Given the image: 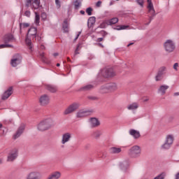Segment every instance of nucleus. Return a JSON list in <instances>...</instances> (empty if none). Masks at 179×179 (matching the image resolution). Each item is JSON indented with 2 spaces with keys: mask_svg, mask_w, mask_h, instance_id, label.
I'll use <instances>...</instances> for the list:
<instances>
[{
  "mask_svg": "<svg viewBox=\"0 0 179 179\" xmlns=\"http://www.w3.org/2000/svg\"><path fill=\"white\" fill-rule=\"evenodd\" d=\"M36 34L37 28L32 27L29 29L27 38L25 39V43L30 51H33V46L31 45V40L29 38V37H32L33 40H34Z\"/></svg>",
  "mask_w": 179,
  "mask_h": 179,
  "instance_id": "obj_1",
  "label": "nucleus"
},
{
  "mask_svg": "<svg viewBox=\"0 0 179 179\" xmlns=\"http://www.w3.org/2000/svg\"><path fill=\"white\" fill-rule=\"evenodd\" d=\"M174 143V135L168 134L165 137L164 143L161 145V149L162 150H169Z\"/></svg>",
  "mask_w": 179,
  "mask_h": 179,
  "instance_id": "obj_2",
  "label": "nucleus"
},
{
  "mask_svg": "<svg viewBox=\"0 0 179 179\" xmlns=\"http://www.w3.org/2000/svg\"><path fill=\"white\" fill-rule=\"evenodd\" d=\"M52 127H54V120L52 119H48L41 122L38 125V131H47Z\"/></svg>",
  "mask_w": 179,
  "mask_h": 179,
  "instance_id": "obj_3",
  "label": "nucleus"
},
{
  "mask_svg": "<svg viewBox=\"0 0 179 179\" xmlns=\"http://www.w3.org/2000/svg\"><path fill=\"white\" fill-rule=\"evenodd\" d=\"M142 149L139 145H134L128 151V155L132 159H136L141 156Z\"/></svg>",
  "mask_w": 179,
  "mask_h": 179,
  "instance_id": "obj_4",
  "label": "nucleus"
},
{
  "mask_svg": "<svg viewBox=\"0 0 179 179\" xmlns=\"http://www.w3.org/2000/svg\"><path fill=\"white\" fill-rule=\"evenodd\" d=\"M164 48L166 52H168L169 54L174 52V50H176V43L171 39H168L164 43Z\"/></svg>",
  "mask_w": 179,
  "mask_h": 179,
  "instance_id": "obj_5",
  "label": "nucleus"
},
{
  "mask_svg": "<svg viewBox=\"0 0 179 179\" xmlns=\"http://www.w3.org/2000/svg\"><path fill=\"white\" fill-rule=\"evenodd\" d=\"M148 2V16L150 17L149 22L146 24H149L150 22L153 20V17L156 16V11L155 10V7H153V3H152V0H147Z\"/></svg>",
  "mask_w": 179,
  "mask_h": 179,
  "instance_id": "obj_6",
  "label": "nucleus"
},
{
  "mask_svg": "<svg viewBox=\"0 0 179 179\" xmlns=\"http://www.w3.org/2000/svg\"><path fill=\"white\" fill-rule=\"evenodd\" d=\"M13 41V36L12 34H7L4 36L3 42L5 44L0 45L1 48H12L13 47L12 45L8 44V43H11Z\"/></svg>",
  "mask_w": 179,
  "mask_h": 179,
  "instance_id": "obj_7",
  "label": "nucleus"
},
{
  "mask_svg": "<svg viewBox=\"0 0 179 179\" xmlns=\"http://www.w3.org/2000/svg\"><path fill=\"white\" fill-rule=\"evenodd\" d=\"M101 75L103 78H111V76H115V73L113 69H103L101 71Z\"/></svg>",
  "mask_w": 179,
  "mask_h": 179,
  "instance_id": "obj_8",
  "label": "nucleus"
},
{
  "mask_svg": "<svg viewBox=\"0 0 179 179\" xmlns=\"http://www.w3.org/2000/svg\"><path fill=\"white\" fill-rule=\"evenodd\" d=\"M18 152L19 151L16 148L10 150L7 157V162H13V160H16L17 158Z\"/></svg>",
  "mask_w": 179,
  "mask_h": 179,
  "instance_id": "obj_9",
  "label": "nucleus"
},
{
  "mask_svg": "<svg viewBox=\"0 0 179 179\" xmlns=\"http://www.w3.org/2000/svg\"><path fill=\"white\" fill-rule=\"evenodd\" d=\"M27 6L31 7V9L35 10V9H38L40 6V0H26Z\"/></svg>",
  "mask_w": 179,
  "mask_h": 179,
  "instance_id": "obj_10",
  "label": "nucleus"
},
{
  "mask_svg": "<svg viewBox=\"0 0 179 179\" xmlns=\"http://www.w3.org/2000/svg\"><path fill=\"white\" fill-rule=\"evenodd\" d=\"M79 108V103H74L70 105L64 112V115H68V114H71L74 111H76Z\"/></svg>",
  "mask_w": 179,
  "mask_h": 179,
  "instance_id": "obj_11",
  "label": "nucleus"
},
{
  "mask_svg": "<svg viewBox=\"0 0 179 179\" xmlns=\"http://www.w3.org/2000/svg\"><path fill=\"white\" fill-rule=\"evenodd\" d=\"M72 139V134L70 132H66L62 135L61 143L62 145H65V143H68V142L71 141Z\"/></svg>",
  "mask_w": 179,
  "mask_h": 179,
  "instance_id": "obj_12",
  "label": "nucleus"
},
{
  "mask_svg": "<svg viewBox=\"0 0 179 179\" xmlns=\"http://www.w3.org/2000/svg\"><path fill=\"white\" fill-rule=\"evenodd\" d=\"M39 103L41 106H48L50 104V96L47 94H43L39 98Z\"/></svg>",
  "mask_w": 179,
  "mask_h": 179,
  "instance_id": "obj_13",
  "label": "nucleus"
},
{
  "mask_svg": "<svg viewBox=\"0 0 179 179\" xmlns=\"http://www.w3.org/2000/svg\"><path fill=\"white\" fill-rule=\"evenodd\" d=\"M20 62H22V57L17 55L13 59H11L10 64L11 66L15 68V66H17Z\"/></svg>",
  "mask_w": 179,
  "mask_h": 179,
  "instance_id": "obj_14",
  "label": "nucleus"
},
{
  "mask_svg": "<svg viewBox=\"0 0 179 179\" xmlns=\"http://www.w3.org/2000/svg\"><path fill=\"white\" fill-rule=\"evenodd\" d=\"M26 179H41V175L38 171H32L27 174Z\"/></svg>",
  "mask_w": 179,
  "mask_h": 179,
  "instance_id": "obj_15",
  "label": "nucleus"
},
{
  "mask_svg": "<svg viewBox=\"0 0 179 179\" xmlns=\"http://www.w3.org/2000/svg\"><path fill=\"white\" fill-rule=\"evenodd\" d=\"M24 128H26V126L24 125V124H22L17 129L15 134L13 135V139H17V138H19L20 135L23 134Z\"/></svg>",
  "mask_w": 179,
  "mask_h": 179,
  "instance_id": "obj_16",
  "label": "nucleus"
},
{
  "mask_svg": "<svg viewBox=\"0 0 179 179\" xmlns=\"http://www.w3.org/2000/svg\"><path fill=\"white\" fill-rule=\"evenodd\" d=\"M13 93V88L12 87H10L1 96L2 100H7V99H9L10 96H12V94Z\"/></svg>",
  "mask_w": 179,
  "mask_h": 179,
  "instance_id": "obj_17",
  "label": "nucleus"
},
{
  "mask_svg": "<svg viewBox=\"0 0 179 179\" xmlns=\"http://www.w3.org/2000/svg\"><path fill=\"white\" fill-rule=\"evenodd\" d=\"M87 115H89V111L85 109L80 110L76 113V118H85Z\"/></svg>",
  "mask_w": 179,
  "mask_h": 179,
  "instance_id": "obj_18",
  "label": "nucleus"
},
{
  "mask_svg": "<svg viewBox=\"0 0 179 179\" xmlns=\"http://www.w3.org/2000/svg\"><path fill=\"white\" fill-rule=\"evenodd\" d=\"M90 125L91 128H96L100 126V121L96 117H92L90 119Z\"/></svg>",
  "mask_w": 179,
  "mask_h": 179,
  "instance_id": "obj_19",
  "label": "nucleus"
},
{
  "mask_svg": "<svg viewBox=\"0 0 179 179\" xmlns=\"http://www.w3.org/2000/svg\"><path fill=\"white\" fill-rule=\"evenodd\" d=\"M62 176V173L61 172L57 171H54L52 173H50L47 179H59L61 178V176Z\"/></svg>",
  "mask_w": 179,
  "mask_h": 179,
  "instance_id": "obj_20",
  "label": "nucleus"
},
{
  "mask_svg": "<svg viewBox=\"0 0 179 179\" xmlns=\"http://www.w3.org/2000/svg\"><path fill=\"white\" fill-rule=\"evenodd\" d=\"M170 87L167 85H162L158 88V93L159 94H161L162 96H164L166 94V92H167V90Z\"/></svg>",
  "mask_w": 179,
  "mask_h": 179,
  "instance_id": "obj_21",
  "label": "nucleus"
},
{
  "mask_svg": "<svg viewBox=\"0 0 179 179\" xmlns=\"http://www.w3.org/2000/svg\"><path fill=\"white\" fill-rule=\"evenodd\" d=\"M129 135L133 136L134 139H139V138H141V133L138 131L135 130L134 129H130L129 131Z\"/></svg>",
  "mask_w": 179,
  "mask_h": 179,
  "instance_id": "obj_22",
  "label": "nucleus"
},
{
  "mask_svg": "<svg viewBox=\"0 0 179 179\" xmlns=\"http://www.w3.org/2000/svg\"><path fill=\"white\" fill-rule=\"evenodd\" d=\"M108 87L109 93H113L118 90V85L114 83H110L108 84Z\"/></svg>",
  "mask_w": 179,
  "mask_h": 179,
  "instance_id": "obj_23",
  "label": "nucleus"
},
{
  "mask_svg": "<svg viewBox=\"0 0 179 179\" xmlns=\"http://www.w3.org/2000/svg\"><path fill=\"white\" fill-rule=\"evenodd\" d=\"M99 92L102 94H104L106 93H110V90H108V84H105L103 85H101L99 89Z\"/></svg>",
  "mask_w": 179,
  "mask_h": 179,
  "instance_id": "obj_24",
  "label": "nucleus"
},
{
  "mask_svg": "<svg viewBox=\"0 0 179 179\" xmlns=\"http://www.w3.org/2000/svg\"><path fill=\"white\" fill-rule=\"evenodd\" d=\"M110 153H113L114 155L121 153V148L117 147H112L109 150Z\"/></svg>",
  "mask_w": 179,
  "mask_h": 179,
  "instance_id": "obj_25",
  "label": "nucleus"
},
{
  "mask_svg": "<svg viewBox=\"0 0 179 179\" xmlns=\"http://www.w3.org/2000/svg\"><path fill=\"white\" fill-rule=\"evenodd\" d=\"M106 23L110 26H111V24H115V23H118V19L117 17H113L110 20H107Z\"/></svg>",
  "mask_w": 179,
  "mask_h": 179,
  "instance_id": "obj_26",
  "label": "nucleus"
},
{
  "mask_svg": "<svg viewBox=\"0 0 179 179\" xmlns=\"http://www.w3.org/2000/svg\"><path fill=\"white\" fill-rule=\"evenodd\" d=\"M63 30L64 33H68L69 31V24L66 20H64L63 23Z\"/></svg>",
  "mask_w": 179,
  "mask_h": 179,
  "instance_id": "obj_27",
  "label": "nucleus"
},
{
  "mask_svg": "<svg viewBox=\"0 0 179 179\" xmlns=\"http://www.w3.org/2000/svg\"><path fill=\"white\" fill-rule=\"evenodd\" d=\"M138 107H139V105L138 104V103H133L129 104L127 106V108L129 110H136V108H138Z\"/></svg>",
  "mask_w": 179,
  "mask_h": 179,
  "instance_id": "obj_28",
  "label": "nucleus"
},
{
  "mask_svg": "<svg viewBox=\"0 0 179 179\" xmlns=\"http://www.w3.org/2000/svg\"><path fill=\"white\" fill-rule=\"evenodd\" d=\"M35 13V21L34 23L36 26H39L40 24V15L37 13V12H34Z\"/></svg>",
  "mask_w": 179,
  "mask_h": 179,
  "instance_id": "obj_29",
  "label": "nucleus"
},
{
  "mask_svg": "<svg viewBox=\"0 0 179 179\" xmlns=\"http://www.w3.org/2000/svg\"><path fill=\"white\" fill-rule=\"evenodd\" d=\"M27 27H30V24L27 22H22L20 23V29L22 31L23 29H27Z\"/></svg>",
  "mask_w": 179,
  "mask_h": 179,
  "instance_id": "obj_30",
  "label": "nucleus"
},
{
  "mask_svg": "<svg viewBox=\"0 0 179 179\" xmlns=\"http://www.w3.org/2000/svg\"><path fill=\"white\" fill-rule=\"evenodd\" d=\"M94 87L92 85H87L83 87H81L80 90H83V92H87V90H92Z\"/></svg>",
  "mask_w": 179,
  "mask_h": 179,
  "instance_id": "obj_31",
  "label": "nucleus"
},
{
  "mask_svg": "<svg viewBox=\"0 0 179 179\" xmlns=\"http://www.w3.org/2000/svg\"><path fill=\"white\" fill-rule=\"evenodd\" d=\"M96 23V17H90L88 19V26L92 27V25Z\"/></svg>",
  "mask_w": 179,
  "mask_h": 179,
  "instance_id": "obj_32",
  "label": "nucleus"
},
{
  "mask_svg": "<svg viewBox=\"0 0 179 179\" xmlns=\"http://www.w3.org/2000/svg\"><path fill=\"white\" fill-rule=\"evenodd\" d=\"M167 72V67L163 66H161L158 70V73H161V75H164Z\"/></svg>",
  "mask_w": 179,
  "mask_h": 179,
  "instance_id": "obj_33",
  "label": "nucleus"
},
{
  "mask_svg": "<svg viewBox=\"0 0 179 179\" xmlns=\"http://www.w3.org/2000/svg\"><path fill=\"white\" fill-rule=\"evenodd\" d=\"M47 89L49 90V92H51V93H55V92L57 90V87L54 85H48Z\"/></svg>",
  "mask_w": 179,
  "mask_h": 179,
  "instance_id": "obj_34",
  "label": "nucleus"
},
{
  "mask_svg": "<svg viewBox=\"0 0 179 179\" xmlns=\"http://www.w3.org/2000/svg\"><path fill=\"white\" fill-rule=\"evenodd\" d=\"M162 80H163V74L157 72V75L155 76V81L160 82Z\"/></svg>",
  "mask_w": 179,
  "mask_h": 179,
  "instance_id": "obj_35",
  "label": "nucleus"
},
{
  "mask_svg": "<svg viewBox=\"0 0 179 179\" xmlns=\"http://www.w3.org/2000/svg\"><path fill=\"white\" fill-rule=\"evenodd\" d=\"M92 136H94V138H100L101 136V131L96 130L92 134Z\"/></svg>",
  "mask_w": 179,
  "mask_h": 179,
  "instance_id": "obj_36",
  "label": "nucleus"
},
{
  "mask_svg": "<svg viewBox=\"0 0 179 179\" xmlns=\"http://www.w3.org/2000/svg\"><path fill=\"white\" fill-rule=\"evenodd\" d=\"M92 12H93V8H92V7L87 8L86 9V13H87L88 16H92Z\"/></svg>",
  "mask_w": 179,
  "mask_h": 179,
  "instance_id": "obj_37",
  "label": "nucleus"
},
{
  "mask_svg": "<svg viewBox=\"0 0 179 179\" xmlns=\"http://www.w3.org/2000/svg\"><path fill=\"white\" fill-rule=\"evenodd\" d=\"M107 26H109V24H107V20H105L103 22H102L99 27H101V29H104L106 28Z\"/></svg>",
  "mask_w": 179,
  "mask_h": 179,
  "instance_id": "obj_38",
  "label": "nucleus"
},
{
  "mask_svg": "<svg viewBox=\"0 0 179 179\" xmlns=\"http://www.w3.org/2000/svg\"><path fill=\"white\" fill-rule=\"evenodd\" d=\"M128 27H129V26L122 25V26L117 27V30H125V29H128Z\"/></svg>",
  "mask_w": 179,
  "mask_h": 179,
  "instance_id": "obj_39",
  "label": "nucleus"
},
{
  "mask_svg": "<svg viewBox=\"0 0 179 179\" xmlns=\"http://www.w3.org/2000/svg\"><path fill=\"white\" fill-rule=\"evenodd\" d=\"M80 6V2H79V0H76L75 1L76 9H78V8H79Z\"/></svg>",
  "mask_w": 179,
  "mask_h": 179,
  "instance_id": "obj_40",
  "label": "nucleus"
},
{
  "mask_svg": "<svg viewBox=\"0 0 179 179\" xmlns=\"http://www.w3.org/2000/svg\"><path fill=\"white\" fill-rule=\"evenodd\" d=\"M31 15V13L30 12V10H26L24 12V16H27V17H30Z\"/></svg>",
  "mask_w": 179,
  "mask_h": 179,
  "instance_id": "obj_41",
  "label": "nucleus"
},
{
  "mask_svg": "<svg viewBox=\"0 0 179 179\" xmlns=\"http://www.w3.org/2000/svg\"><path fill=\"white\" fill-rule=\"evenodd\" d=\"M41 18L43 20H45V19H47V14L45 13H43L41 14Z\"/></svg>",
  "mask_w": 179,
  "mask_h": 179,
  "instance_id": "obj_42",
  "label": "nucleus"
},
{
  "mask_svg": "<svg viewBox=\"0 0 179 179\" xmlns=\"http://www.w3.org/2000/svg\"><path fill=\"white\" fill-rule=\"evenodd\" d=\"M88 99L90 100H97V97L94 96H88Z\"/></svg>",
  "mask_w": 179,
  "mask_h": 179,
  "instance_id": "obj_43",
  "label": "nucleus"
},
{
  "mask_svg": "<svg viewBox=\"0 0 179 179\" xmlns=\"http://www.w3.org/2000/svg\"><path fill=\"white\" fill-rule=\"evenodd\" d=\"M137 3H138V5H140L141 6H143V0H137Z\"/></svg>",
  "mask_w": 179,
  "mask_h": 179,
  "instance_id": "obj_44",
  "label": "nucleus"
},
{
  "mask_svg": "<svg viewBox=\"0 0 179 179\" xmlns=\"http://www.w3.org/2000/svg\"><path fill=\"white\" fill-rule=\"evenodd\" d=\"M96 6H97V8H100V6H101V1H97L96 3Z\"/></svg>",
  "mask_w": 179,
  "mask_h": 179,
  "instance_id": "obj_45",
  "label": "nucleus"
},
{
  "mask_svg": "<svg viewBox=\"0 0 179 179\" xmlns=\"http://www.w3.org/2000/svg\"><path fill=\"white\" fill-rule=\"evenodd\" d=\"M178 68V63H175L173 65V69H175V71H177Z\"/></svg>",
  "mask_w": 179,
  "mask_h": 179,
  "instance_id": "obj_46",
  "label": "nucleus"
},
{
  "mask_svg": "<svg viewBox=\"0 0 179 179\" xmlns=\"http://www.w3.org/2000/svg\"><path fill=\"white\" fill-rule=\"evenodd\" d=\"M79 54V46H78L75 50V55H78Z\"/></svg>",
  "mask_w": 179,
  "mask_h": 179,
  "instance_id": "obj_47",
  "label": "nucleus"
},
{
  "mask_svg": "<svg viewBox=\"0 0 179 179\" xmlns=\"http://www.w3.org/2000/svg\"><path fill=\"white\" fill-rule=\"evenodd\" d=\"M82 34L81 31H79L78 34H77V36L76 37V38L74 39L75 41H76V40H78V38H79V36H80V34Z\"/></svg>",
  "mask_w": 179,
  "mask_h": 179,
  "instance_id": "obj_48",
  "label": "nucleus"
},
{
  "mask_svg": "<svg viewBox=\"0 0 179 179\" xmlns=\"http://www.w3.org/2000/svg\"><path fill=\"white\" fill-rule=\"evenodd\" d=\"M103 40H104V38H98L96 39V41H97L98 43H100V42L103 41Z\"/></svg>",
  "mask_w": 179,
  "mask_h": 179,
  "instance_id": "obj_49",
  "label": "nucleus"
},
{
  "mask_svg": "<svg viewBox=\"0 0 179 179\" xmlns=\"http://www.w3.org/2000/svg\"><path fill=\"white\" fill-rule=\"evenodd\" d=\"M175 179H179V172L176 175Z\"/></svg>",
  "mask_w": 179,
  "mask_h": 179,
  "instance_id": "obj_50",
  "label": "nucleus"
},
{
  "mask_svg": "<svg viewBox=\"0 0 179 179\" xmlns=\"http://www.w3.org/2000/svg\"><path fill=\"white\" fill-rule=\"evenodd\" d=\"M98 45L99 47H101V48H104V45H103V44H101V43H98Z\"/></svg>",
  "mask_w": 179,
  "mask_h": 179,
  "instance_id": "obj_51",
  "label": "nucleus"
},
{
  "mask_svg": "<svg viewBox=\"0 0 179 179\" xmlns=\"http://www.w3.org/2000/svg\"><path fill=\"white\" fill-rule=\"evenodd\" d=\"M56 5H59V0H55Z\"/></svg>",
  "mask_w": 179,
  "mask_h": 179,
  "instance_id": "obj_52",
  "label": "nucleus"
},
{
  "mask_svg": "<svg viewBox=\"0 0 179 179\" xmlns=\"http://www.w3.org/2000/svg\"><path fill=\"white\" fill-rule=\"evenodd\" d=\"M173 96H179V92H176L173 94Z\"/></svg>",
  "mask_w": 179,
  "mask_h": 179,
  "instance_id": "obj_53",
  "label": "nucleus"
},
{
  "mask_svg": "<svg viewBox=\"0 0 179 179\" xmlns=\"http://www.w3.org/2000/svg\"><path fill=\"white\" fill-rule=\"evenodd\" d=\"M53 56H54V57H58V53H54V54H53Z\"/></svg>",
  "mask_w": 179,
  "mask_h": 179,
  "instance_id": "obj_54",
  "label": "nucleus"
},
{
  "mask_svg": "<svg viewBox=\"0 0 179 179\" xmlns=\"http://www.w3.org/2000/svg\"><path fill=\"white\" fill-rule=\"evenodd\" d=\"M80 13H81V15H85V11L80 10Z\"/></svg>",
  "mask_w": 179,
  "mask_h": 179,
  "instance_id": "obj_55",
  "label": "nucleus"
},
{
  "mask_svg": "<svg viewBox=\"0 0 179 179\" xmlns=\"http://www.w3.org/2000/svg\"><path fill=\"white\" fill-rule=\"evenodd\" d=\"M134 44V43H131L129 45H127V47H129L130 45H132Z\"/></svg>",
  "mask_w": 179,
  "mask_h": 179,
  "instance_id": "obj_56",
  "label": "nucleus"
},
{
  "mask_svg": "<svg viewBox=\"0 0 179 179\" xmlns=\"http://www.w3.org/2000/svg\"><path fill=\"white\" fill-rule=\"evenodd\" d=\"M41 57H42V58H44V53H41Z\"/></svg>",
  "mask_w": 179,
  "mask_h": 179,
  "instance_id": "obj_57",
  "label": "nucleus"
},
{
  "mask_svg": "<svg viewBox=\"0 0 179 179\" xmlns=\"http://www.w3.org/2000/svg\"><path fill=\"white\" fill-rule=\"evenodd\" d=\"M68 62H71V59L69 57H67Z\"/></svg>",
  "mask_w": 179,
  "mask_h": 179,
  "instance_id": "obj_58",
  "label": "nucleus"
},
{
  "mask_svg": "<svg viewBox=\"0 0 179 179\" xmlns=\"http://www.w3.org/2000/svg\"><path fill=\"white\" fill-rule=\"evenodd\" d=\"M144 101H149V98H147L143 100Z\"/></svg>",
  "mask_w": 179,
  "mask_h": 179,
  "instance_id": "obj_59",
  "label": "nucleus"
},
{
  "mask_svg": "<svg viewBox=\"0 0 179 179\" xmlns=\"http://www.w3.org/2000/svg\"><path fill=\"white\" fill-rule=\"evenodd\" d=\"M3 162V160L2 159H0V164H2Z\"/></svg>",
  "mask_w": 179,
  "mask_h": 179,
  "instance_id": "obj_60",
  "label": "nucleus"
},
{
  "mask_svg": "<svg viewBox=\"0 0 179 179\" xmlns=\"http://www.w3.org/2000/svg\"><path fill=\"white\" fill-rule=\"evenodd\" d=\"M57 66H61V64L59 63H57Z\"/></svg>",
  "mask_w": 179,
  "mask_h": 179,
  "instance_id": "obj_61",
  "label": "nucleus"
},
{
  "mask_svg": "<svg viewBox=\"0 0 179 179\" xmlns=\"http://www.w3.org/2000/svg\"><path fill=\"white\" fill-rule=\"evenodd\" d=\"M0 128H2V124L0 123Z\"/></svg>",
  "mask_w": 179,
  "mask_h": 179,
  "instance_id": "obj_62",
  "label": "nucleus"
},
{
  "mask_svg": "<svg viewBox=\"0 0 179 179\" xmlns=\"http://www.w3.org/2000/svg\"><path fill=\"white\" fill-rule=\"evenodd\" d=\"M41 48H42V50H43V48H44V46H43V45H42V46H41Z\"/></svg>",
  "mask_w": 179,
  "mask_h": 179,
  "instance_id": "obj_63",
  "label": "nucleus"
},
{
  "mask_svg": "<svg viewBox=\"0 0 179 179\" xmlns=\"http://www.w3.org/2000/svg\"><path fill=\"white\" fill-rule=\"evenodd\" d=\"M116 1H120V0H116Z\"/></svg>",
  "mask_w": 179,
  "mask_h": 179,
  "instance_id": "obj_64",
  "label": "nucleus"
}]
</instances>
